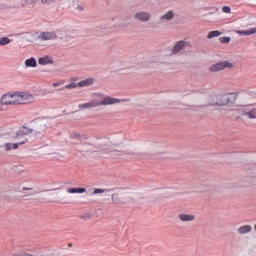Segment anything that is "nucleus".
Wrapping results in <instances>:
<instances>
[{
	"label": "nucleus",
	"instance_id": "1a4fd4ad",
	"mask_svg": "<svg viewBox=\"0 0 256 256\" xmlns=\"http://www.w3.org/2000/svg\"><path fill=\"white\" fill-rule=\"evenodd\" d=\"M186 47H191V42H187L185 40H180L176 42L171 50L172 55H177L182 51H185Z\"/></svg>",
	"mask_w": 256,
	"mask_h": 256
},
{
	"label": "nucleus",
	"instance_id": "7c9ffc66",
	"mask_svg": "<svg viewBox=\"0 0 256 256\" xmlns=\"http://www.w3.org/2000/svg\"><path fill=\"white\" fill-rule=\"evenodd\" d=\"M25 191H33V188H31V187H23L22 190H20V193H25Z\"/></svg>",
	"mask_w": 256,
	"mask_h": 256
},
{
	"label": "nucleus",
	"instance_id": "5701e85b",
	"mask_svg": "<svg viewBox=\"0 0 256 256\" xmlns=\"http://www.w3.org/2000/svg\"><path fill=\"white\" fill-rule=\"evenodd\" d=\"M77 87H79L78 82H77V83L72 82V83L67 84V85H65L64 87L58 89V91H65V89H69V90H71V89H77Z\"/></svg>",
	"mask_w": 256,
	"mask_h": 256
},
{
	"label": "nucleus",
	"instance_id": "bb28decb",
	"mask_svg": "<svg viewBox=\"0 0 256 256\" xmlns=\"http://www.w3.org/2000/svg\"><path fill=\"white\" fill-rule=\"evenodd\" d=\"M9 43H11V39H9L8 37L0 39V45H9Z\"/></svg>",
	"mask_w": 256,
	"mask_h": 256
},
{
	"label": "nucleus",
	"instance_id": "72a5a7b5",
	"mask_svg": "<svg viewBox=\"0 0 256 256\" xmlns=\"http://www.w3.org/2000/svg\"><path fill=\"white\" fill-rule=\"evenodd\" d=\"M254 231H256V224L254 225Z\"/></svg>",
	"mask_w": 256,
	"mask_h": 256
},
{
	"label": "nucleus",
	"instance_id": "a211bd4d",
	"mask_svg": "<svg viewBox=\"0 0 256 256\" xmlns=\"http://www.w3.org/2000/svg\"><path fill=\"white\" fill-rule=\"evenodd\" d=\"M251 231H253L251 225H243L237 229L238 235H247V233H251Z\"/></svg>",
	"mask_w": 256,
	"mask_h": 256
},
{
	"label": "nucleus",
	"instance_id": "6e6552de",
	"mask_svg": "<svg viewBox=\"0 0 256 256\" xmlns=\"http://www.w3.org/2000/svg\"><path fill=\"white\" fill-rule=\"evenodd\" d=\"M209 69L212 73L223 71V69H233V63H230L228 61H223V62H219L211 65Z\"/></svg>",
	"mask_w": 256,
	"mask_h": 256
},
{
	"label": "nucleus",
	"instance_id": "393cba45",
	"mask_svg": "<svg viewBox=\"0 0 256 256\" xmlns=\"http://www.w3.org/2000/svg\"><path fill=\"white\" fill-rule=\"evenodd\" d=\"M93 215H91V213L86 212L84 214L80 215V219H83V221H89V219H92Z\"/></svg>",
	"mask_w": 256,
	"mask_h": 256
},
{
	"label": "nucleus",
	"instance_id": "412c9836",
	"mask_svg": "<svg viewBox=\"0 0 256 256\" xmlns=\"http://www.w3.org/2000/svg\"><path fill=\"white\" fill-rule=\"evenodd\" d=\"M25 67H37V60L34 57H31L24 62Z\"/></svg>",
	"mask_w": 256,
	"mask_h": 256
},
{
	"label": "nucleus",
	"instance_id": "f257e3e1",
	"mask_svg": "<svg viewBox=\"0 0 256 256\" xmlns=\"http://www.w3.org/2000/svg\"><path fill=\"white\" fill-rule=\"evenodd\" d=\"M67 143L80 155L99 153V155H109V153H119L113 149V141L107 137H95L89 140V136L77 132L71 133Z\"/></svg>",
	"mask_w": 256,
	"mask_h": 256
},
{
	"label": "nucleus",
	"instance_id": "4468645a",
	"mask_svg": "<svg viewBox=\"0 0 256 256\" xmlns=\"http://www.w3.org/2000/svg\"><path fill=\"white\" fill-rule=\"evenodd\" d=\"M38 63L42 66L43 65H53V63H55V61L53 60V56L45 55L38 59Z\"/></svg>",
	"mask_w": 256,
	"mask_h": 256
},
{
	"label": "nucleus",
	"instance_id": "7ed1b4c3",
	"mask_svg": "<svg viewBox=\"0 0 256 256\" xmlns=\"http://www.w3.org/2000/svg\"><path fill=\"white\" fill-rule=\"evenodd\" d=\"M92 97V101L80 104L78 109H95V107H107L109 105H119V103H129L131 101V99H119L103 93H94Z\"/></svg>",
	"mask_w": 256,
	"mask_h": 256
},
{
	"label": "nucleus",
	"instance_id": "6ab92c4d",
	"mask_svg": "<svg viewBox=\"0 0 256 256\" xmlns=\"http://www.w3.org/2000/svg\"><path fill=\"white\" fill-rule=\"evenodd\" d=\"M93 83H94L93 78H86L78 82V87H90V85H93Z\"/></svg>",
	"mask_w": 256,
	"mask_h": 256
},
{
	"label": "nucleus",
	"instance_id": "f03ea898",
	"mask_svg": "<svg viewBox=\"0 0 256 256\" xmlns=\"http://www.w3.org/2000/svg\"><path fill=\"white\" fill-rule=\"evenodd\" d=\"M191 102L188 105L192 111H199L205 109V107H231L237 101V96L235 94H214L208 97V99L203 98L199 95L198 91H194L190 94Z\"/></svg>",
	"mask_w": 256,
	"mask_h": 256
},
{
	"label": "nucleus",
	"instance_id": "cd10ccee",
	"mask_svg": "<svg viewBox=\"0 0 256 256\" xmlns=\"http://www.w3.org/2000/svg\"><path fill=\"white\" fill-rule=\"evenodd\" d=\"M220 43H230L231 42V37L229 36H223V37H220Z\"/></svg>",
	"mask_w": 256,
	"mask_h": 256
},
{
	"label": "nucleus",
	"instance_id": "b1692460",
	"mask_svg": "<svg viewBox=\"0 0 256 256\" xmlns=\"http://www.w3.org/2000/svg\"><path fill=\"white\" fill-rule=\"evenodd\" d=\"M87 189L85 188H69L67 189V193H85Z\"/></svg>",
	"mask_w": 256,
	"mask_h": 256
},
{
	"label": "nucleus",
	"instance_id": "20e7f679",
	"mask_svg": "<svg viewBox=\"0 0 256 256\" xmlns=\"http://www.w3.org/2000/svg\"><path fill=\"white\" fill-rule=\"evenodd\" d=\"M45 122L43 120H33L30 124V127L22 126L18 132H17V139H22L24 141V144L29 141L27 137L31 135V133H41L42 131H45Z\"/></svg>",
	"mask_w": 256,
	"mask_h": 256
},
{
	"label": "nucleus",
	"instance_id": "2f4dec72",
	"mask_svg": "<svg viewBox=\"0 0 256 256\" xmlns=\"http://www.w3.org/2000/svg\"><path fill=\"white\" fill-rule=\"evenodd\" d=\"M61 85H63V81L53 83V87H61Z\"/></svg>",
	"mask_w": 256,
	"mask_h": 256
},
{
	"label": "nucleus",
	"instance_id": "9b49d317",
	"mask_svg": "<svg viewBox=\"0 0 256 256\" xmlns=\"http://www.w3.org/2000/svg\"><path fill=\"white\" fill-rule=\"evenodd\" d=\"M173 19H175V11L168 10L158 18V24L167 25V23H169V21H173Z\"/></svg>",
	"mask_w": 256,
	"mask_h": 256
},
{
	"label": "nucleus",
	"instance_id": "39448f33",
	"mask_svg": "<svg viewBox=\"0 0 256 256\" xmlns=\"http://www.w3.org/2000/svg\"><path fill=\"white\" fill-rule=\"evenodd\" d=\"M131 201H133V194L130 190L122 189L112 194V202L115 203V205H127V203H131Z\"/></svg>",
	"mask_w": 256,
	"mask_h": 256
},
{
	"label": "nucleus",
	"instance_id": "c756f323",
	"mask_svg": "<svg viewBox=\"0 0 256 256\" xmlns=\"http://www.w3.org/2000/svg\"><path fill=\"white\" fill-rule=\"evenodd\" d=\"M222 11H223V13H231V7H229V6H224L223 8H222Z\"/></svg>",
	"mask_w": 256,
	"mask_h": 256
},
{
	"label": "nucleus",
	"instance_id": "dca6fc26",
	"mask_svg": "<svg viewBox=\"0 0 256 256\" xmlns=\"http://www.w3.org/2000/svg\"><path fill=\"white\" fill-rule=\"evenodd\" d=\"M178 219H180L182 223H189L191 221H195V215L182 213L178 215Z\"/></svg>",
	"mask_w": 256,
	"mask_h": 256
},
{
	"label": "nucleus",
	"instance_id": "ddd939ff",
	"mask_svg": "<svg viewBox=\"0 0 256 256\" xmlns=\"http://www.w3.org/2000/svg\"><path fill=\"white\" fill-rule=\"evenodd\" d=\"M20 105H25L27 103H34L35 96L27 92H18Z\"/></svg>",
	"mask_w": 256,
	"mask_h": 256
},
{
	"label": "nucleus",
	"instance_id": "c9c22d12",
	"mask_svg": "<svg viewBox=\"0 0 256 256\" xmlns=\"http://www.w3.org/2000/svg\"><path fill=\"white\" fill-rule=\"evenodd\" d=\"M0 9H3V7L0 6Z\"/></svg>",
	"mask_w": 256,
	"mask_h": 256
},
{
	"label": "nucleus",
	"instance_id": "a878e982",
	"mask_svg": "<svg viewBox=\"0 0 256 256\" xmlns=\"http://www.w3.org/2000/svg\"><path fill=\"white\" fill-rule=\"evenodd\" d=\"M42 5H53V3H57V0H40Z\"/></svg>",
	"mask_w": 256,
	"mask_h": 256
},
{
	"label": "nucleus",
	"instance_id": "f8f14e48",
	"mask_svg": "<svg viewBox=\"0 0 256 256\" xmlns=\"http://www.w3.org/2000/svg\"><path fill=\"white\" fill-rule=\"evenodd\" d=\"M134 19L139 23H149V21H151V13L147 11H138L134 14Z\"/></svg>",
	"mask_w": 256,
	"mask_h": 256
},
{
	"label": "nucleus",
	"instance_id": "4be33fe9",
	"mask_svg": "<svg viewBox=\"0 0 256 256\" xmlns=\"http://www.w3.org/2000/svg\"><path fill=\"white\" fill-rule=\"evenodd\" d=\"M220 35H223V32L219 30L210 31L208 33L207 39H215V37H220Z\"/></svg>",
	"mask_w": 256,
	"mask_h": 256
},
{
	"label": "nucleus",
	"instance_id": "2eb2a0df",
	"mask_svg": "<svg viewBox=\"0 0 256 256\" xmlns=\"http://www.w3.org/2000/svg\"><path fill=\"white\" fill-rule=\"evenodd\" d=\"M19 145H25V141H18L15 143H5L4 149L5 151H11L13 149H19Z\"/></svg>",
	"mask_w": 256,
	"mask_h": 256
},
{
	"label": "nucleus",
	"instance_id": "0eeeda50",
	"mask_svg": "<svg viewBox=\"0 0 256 256\" xmlns=\"http://www.w3.org/2000/svg\"><path fill=\"white\" fill-rule=\"evenodd\" d=\"M146 159H163L165 158V148L160 145L149 149L148 155L144 156Z\"/></svg>",
	"mask_w": 256,
	"mask_h": 256
},
{
	"label": "nucleus",
	"instance_id": "f3484780",
	"mask_svg": "<svg viewBox=\"0 0 256 256\" xmlns=\"http://www.w3.org/2000/svg\"><path fill=\"white\" fill-rule=\"evenodd\" d=\"M237 35H240V37H243L245 35L246 37H249L250 35H256V27L249 28L248 30H236Z\"/></svg>",
	"mask_w": 256,
	"mask_h": 256
},
{
	"label": "nucleus",
	"instance_id": "c85d7f7f",
	"mask_svg": "<svg viewBox=\"0 0 256 256\" xmlns=\"http://www.w3.org/2000/svg\"><path fill=\"white\" fill-rule=\"evenodd\" d=\"M107 191V189L96 188L93 191V195H98V193H107Z\"/></svg>",
	"mask_w": 256,
	"mask_h": 256
},
{
	"label": "nucleus",
	"instance_id": "9d476101",
	"mask_svg": "<svg viewBox=\"0 0 256 256\" xmlns=\"http://www.w3.org/2000/svg\"><path fill=\"white\" fill-rule=\"evenodd\" d=\"M38 43L42 41H57V33L55 32H42L36 37Z\"/></svg>",
	"mask_w": 256,
	"mask_h": 256
},
{
	"label": "nucleus",
	"instance_id": "aec40b11",
	"mask_svg": "<svg viewBox=\"0 0 256 256\" xmlns=\"http://www.w3.org/2000/svg\"><path fill=\"white\" fill-rule=\"evenodd\" d=\"M243 117H247V119H256V108L242 113Z\"/></svg>",
	"mask_w": 256,
	"mask_h": 256
},
{
	"label": "nucleus",
	"instance_id": "423d86ee",
	"mask_svg": "<svg viewBox=\"0 0 256 256\" xmlns=\"http://www.w3.org/2000/svg\"><path fill=\"white\" fill-rule=\"evenodd\" d=\"M1 105H20L19 92H8L1 96Z\"/></svg>",
	"mask_w": 256,
	"mask_h": 256
},
{
	"label": "nucleus",
	"instance_id": "f704fd0d",
	"mask_svg": "<svg viewBox=\"0 0 256 256\" xmlns=\"http://www.w3.org/2000/svg\"><path fill=\"white\" fill-rule=\"evenodd\" d=\"M0 111H2V108H1V106H0Z\"/></svg>",
	"mask_w": 256,
	"mask_h": 256
},
{
	"label": "nucleus",
	"instance_id": "473e14b6",
	"mask_svg": "<svg viewBox=\"0 0 256 256\" xmlns=\"http://www.w3.org/2000/svg\"><path fill=\"white\" fill-rule=\"evenodd\" d=\"M14 139H15L16 143H17L18 141H23V138H17V134H16V136L14 137Z\"/></svg>",
	"mask_w": 256,
	"mask_h": 256
}]
</instances>
